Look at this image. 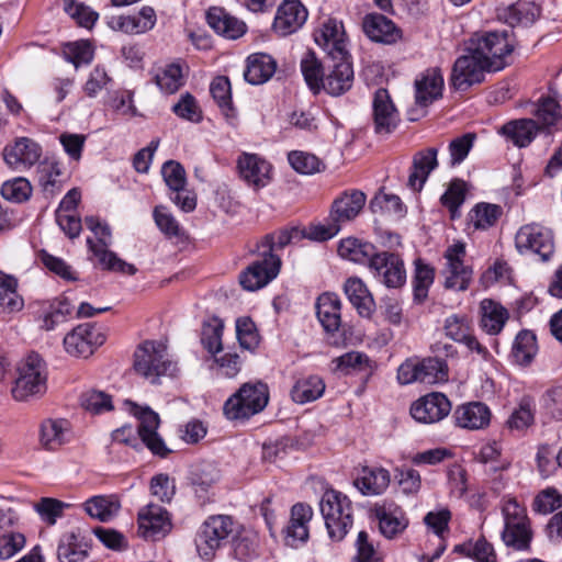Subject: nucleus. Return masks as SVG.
Listing matches in <instances>:
<instances>
[{
	"label": "nucleus",
	"mask_w": 562,
	"mask_h": 562,
	"mask_svg": "<svg viewBox=\"0 0 562 562\" xmlns=\"http://www.w3.org/2000/svg\"><path fill=\"white\" fill-rule=\"evenodd\" d=\"M261 258L239 274V283L247 291H257L271 282L280 272L281 259L274 254V236L266 235L257 244Z\"/></svg>",
	"instance_id": "1"
},
{
	"label": "nucleus",
	"mask_w": 562,
	"mask_h": 562,
	"mask_svg": "<svg viewBox=\"0 0 562 562\" xmlns=\"http://www.w3.org/2000/svg\"><path fill=\"white\" fill-rule=\"evenodd\" d=\"M514 43L506 31H492L475 34L467 46V52L479 56L485 67L499 71L508 65V57L514 52Z\"/></svg>",
	"instance_id": "2"
},
{
	"label": "nucleus",
	"mask_w": 562,
	"mask_h": 562,
	"mask_svg": "<svg viewBox=\"0 0 562 562\" xmlns=\"http://www.w3.org/2000/svg\"><path fill=\"white\" fill-rule=\"evenodd\" d=\"M319 506L329 538L336 542L344 540L353 525L351 501L338 491L328 490L323 494Z\"/></svg>",
	"instance_id": "3"
},
{
	"label": "nucleus",
	"mask_w": 562,
	"mask_h": 562,
	"mask_svg": "<svg viewBox=\"0 0 562 562\" xmlns=\"http://www.w3.org/2000/svg\"><path fill=\"white\" fill-rule=\"evenodd\" d=\"M45 362L38 353L31 352L16 367V378L11 390L16 401H29L46 392Z\"/></svg>",
	"instance_id": "4"
},
{
	"label": "nucleus",
	"mask_w": 562,
	"mask_h": 562,
	"mask_svg": "<svg viewBox=\"0 0 562 562\" xmlns=\"http://www.w3.org/2000/svg\"><path fill=\"white\" fill-rule=\"evenodd\" d=\"M134 369L150 383H157L160 376L173 375L177 366L168 358L165 344L146 340L135 350Z\"/></svg>",
	"instance_id": "5"
},
{
	"label": "nucleus",
	"mask_w": 562,
	"mask_h": 562,
	"mask_svg": "<svg viewBox=\"0 0 562 562\" xmlns=\"http://www.w3.org/2000/svg\"><path fill=\"white\" fill-rule=\"evenodd\" d=\"M235 527L236 524L232 516L212 515L207 517L199 527L194 538L199 557L204 561L213 560L216 551L234 535Z\"/></svg>",
	"instance_id": "6"
},
{
	"label": "nucleus",
	"mask_w": 562,
	"mask_h": 562,
	"mask_svg": "<svg viewBox=\"0 0 562 562\" xmlns=\"http://www.w3.org/2000/svg\"><path fill=\"white\" fill-rule=\"evenodd\" d=\"M86 226L94 233L98 241L94 243L91 238L87 239L90 251L98 259L99 266L103 270L121 272L124 274H135L136 268L134 265L119 258L117 255L108 249L111 240V231L108 224L102 223L98 217L87 216L85 218Z\"/></svg>",
	"instance_id": "7"
},
{
	"label": "nucleus",
	"mask_w": 562,
	"mask_h": 562,
	"mask_svg": "<svg viewBox=\"0 0 562 562\" xmlns=\"http://www.w3.org/2000/svg\"><path fill=\"white\" fill-rule=\"evenodd\" d=\"M268 402L266 383H245L225 402L223 409L228 419H247L263 411Z\"/></svg>",
	"instance_id": "8"
},
{
	"label": "nucleus",
	"mask_w": 562,
	"mask_h": 562,
	"mask_svg": "<svg viewBox=\"0 0 562 562\" xmlns=\"http://www.w3.org/2000/svg\"><path fill=\"white\" fill-rule=\"evenodd\" d=\"M515 246L521 255L535 254L547 261L554 252L553 234L538 223L526 224L516 233Z\"/></svg>",
	"instance_id": "9"
},
{
	"label": "nucleus",
	"mask_w": 562,
	"mask_h": 562,
	"mask_svg": "<svg viewBox=\"0 0 562 562\" xmlns=\"http://www.w3.org/2000/svg\"><path fill=\"white\" fill-rule=\"evenodd\" d=\"M373 278L387 289H400L406 283V270L398 254L376 251L369 265Z\"/></svg>",
	"instance_id": "10"
},
{
	"label": "nucleus",
	"mask_w": 562,
	"mask_h": 562,
	"mask_svg": "<svg viewBox=\"0 0 562 562\" xmlns=\"http://www.w3.org/2000/svg\"><path fill=\"white\" fill-rule=\"evenodd\" d=\"M465 254V245L462 241H457L446 249L443 254L447 261L443 270L446 289L465 291L469 288L473 270L463 263Z\"/></svg>",
	"instance_id": "11"
},
{
	"label": "nucleus",
	"mask_w": 562,
	"mask_h": 562,
	"mask_svg": "<svg viewBox=\"0 0 562 562\" xmlns=\"http://www.w3.org/2000/svg\"><path fill=\"white\" fill-rule=\"evenodd\" d=\"M132 406L131 412L139 420L137 432L144 445L156 456L166 457L170 450L158 435L160 419L157 413L149 407H140L135 403L126 402Z\"/></svg>",
	"instance_id": "12"
},
{
	"label": "nucleus",
	"mask_w": 562,
	"mask_h": 562,
	"mask_svg": "<svg viewBox=\"0 0 562 562\" xmlns=\"http://www.w3.org/2000/svg\"><path fill=\"white\" fill-rule=\"evenodd\" d=\"M457 58L452 67L451 85L456 90L464 91L471 86L484 81L485 72L492 71L485 63L472 52Z\"/></svg>",
	"instance_id": "13"
},
{
	"label": "nucleus",
	"mask_w": 562,
	"mask_h": 562,
	"mask_svg": "<svg viewBox=\"0 0 562 562\" xmlns=\"http://www.w3.org/2000/svg\"><path fill=\"white\" fill-rule=\"evenodd\" d=\"M105 341V336L91 324H82L74 328L64 338V347L68 355L88 358L94 349Z\"/></svg>",
	"instance_id": "14"
},
{
	"label": "nucleus",
	"mask_w": 562,
	"mask_h": 562,
	"mask_svg": "<svg viewBox=\"0 0 562 562\" xmlns=\"http://www.w3.org/2000/svg\"><path fill=\"white\" fill-rule=\"evenodd\" d=\"M451 412V403L443 393L432 392L414 402L411 406L412 417L423 424H434L443 419Z\"/></svg>",
	"instance_id": "15"
},
{
	"label": "nucleus",
	"mask_w": 562,
	"mask_h": 562,
	"mask_svg": "<svg viewBox=\"0 0 562 562\" xmlns=\"http://www.w3.org/2000/svg\"><path fill=\"white\" fill-rule=\"evenodd\" d=\"M307 16V9L300 0H283L277 9L273 32L279 36L291 35L305 24Z\"/></svg>",
	"instance_id": "16"
},
{
	"label": "nucleus",
	"mask_w": 562,
	"mask_h": 562,
	"mask_svg": "<svg viewBox=\"0 0 562 562\" xmlns=\"http://www.w3.org/2000/svg\"><path fill=\"white\" fill-rule=\"evenodd\" d=\"M138 529L142 537L158 540L171 530L169 513L161 506L149 503L138 512Z\"/></svg>",
	"instance_id": "17"
},
{
	"label": "nucleus",
	"mask_w": 562,
	"mask_h": 562,
	"mask_svg": "<svg viewBox=\"0 0 562 562\" xmlns=\"http://www.w3.org/2000/svg\"><path fill=\"white\" fill-rule=\"evenodd\" d=\"M372 111L376 134L389 135L397 127L400 115L386 89L380 88L374 92Z\"/></svg>",
	"instance_id": "18"
},
{
	"label": "nucleus",
	"mask_w": 562,
	"mask_h": 562,
	"mask_svg": "<svg viewBox=\"0 0 562 562\" xmlns=\"http://www.w3.org/2000/svg\"><path fill=\"white\" fill-rule=\"evenodd\" d=\"M314 36L316 44L326 52L329 59L335 60L349 54L344 25L336 19H328L324 22Z\"/></svg>",
	"instance_id": "19"
},
{
	"label": "nucleus",
	"mask_w": 562,
	"mask_h": 562,
	"mask_svg": "<svg viewBox=\"0 0 562 562\" xmlns=\"http://www.w3.org/2000/svg\"><path fill=\"white\" fill-rule=\"evenodd\" d=\"M350 58V54H348L335 60L330 59L323 87L328 94L338 97L351 89L353 83V68Z\"/></svg>",
	"instance_id": "20"
},
{
	"label": "nucleus",
	"mask_w": 562,
	"mask_h": 562,
	"mask_svg": "<svg viewBox=\"0 0 562 562\" xmlns=\"http://www.w3.org/2000/svg\"><path fill=\"white\" fill-rule=\"evenodd\" d=\"M237 168L241 179L256 190L266 187L271 179V165L256 154L239 156Z\"/></svg>",
	"instance_id": "21"
},
{
	"label": "nucleus",
	"mask_w": 562,
	"mask_h": 562,
	"mask_svg": "<svg viewBox=\"0 0 562 562\" xmlns=\"http://www.w3.org/2000/svg\"><path fill=\"white\" fill-rule=\"evenodd\" d=\"M41 155V146L27 137L19 138L12 146H7L3 150L4 161L15 170L35 165Z\"/></svg>",
	"instance_id": "22"
},
{
	"label": "nucleus",
	"mask_w": 562,
	"mask_h": 562,
	"mask_svg": "<svg viewBox=\"0 0 562 562\" xmlns=\"http://www.w3.org/2000/svg\"><path fill=\"white\" fill-rule=\"evenodd\" d=\"M206 22L212 30L227 40H237L247 32V25L243 20L221 7H211L206 11Z\"/></svg>",
	"instance_id": "23"
},
{
	"label": "nucleus",
	"mask_w": 562,
	"mask_h": 562,
	"mask_svg": "<svg viewBox=\"0 0 562 562\" xmlns=\"http://www.w3.org/2000/svg\"><path fill=\"white\" fill-rule=\"evenodd\" d=\"M492 413L482 402H469L457 406L453 412L454 423L458 427L470 430L486 428L491 423Z\"/></svg>",
	"instance_id": "24"
},
{
	"label": "nucleus",
	"mask_w": 562,
	"mask_h": 562,
	"mask_svg": "<svg viewBox=\"0 0 562 562\" xmlns=\"http://www.w3.org/2000/svg\"><path fill=\"white\" fill-rule=\"evenodd\" d=\"M367 196L362 191L345 192L334 200L329 217L341 228V225L355 220L366 204Z\"/></svg>",
	"instance_id": "25"
},
{
	"label": "nucleus",
	"mask_w": 562,
	"mask_h": 562,
	"mask_svg": "<svg viewBox=\"0 0 562 562\" xmlns=\"http://www.w3.org/2000/svg\"><path fill=\"white\" fill-rule=\"evenodd\" d=\"M313 517V509L311 506L297 503L291 508V516L289 525L286 526L285 541L288 544L294 547L297 542H306L310 536L308 522Z\"/></svg>",
	"instance_id": "26"
},
{
	"label": "nucleus",
	"mask_w": 562,
	"mask_h": 562,
	"mask_svg": "<svg viewBox=\"0 0 562 562\" xmlns=\"http://www.w3.org/2000/svg\"><path fill=\"white\" fill-rule=\"evenodd\" d=\"M443 76L439 68L427 69L415 81V99L420 106H427L442 95Z\"/></svg>",
	"instance_id": "27"
},
{
	"label": "nucleus",
	"mask_w": 562,
	"mask_h": 562,
	"mask_svg": "<svg viewBox=\"0 0 562 562\" xmlns=\"http://www.w3.org/2000/svg\"><path fill=\"white\" fill-rule=\"evenodd\" d=\"M438 149L429 147L417 151L413 157L412 171L408 176L407 186L414 191H420L427 181L430 172L438 166Z\"/></svg>",
	"instance_id": "28"
},
{
	"label": "nucleus",
	"mask_w": 562,
	"mask_h": 562,
	"mask_svg": "<svg viewBox=\"0 0 562 562\" xmlns=\"http://www.w3.org/2000/svg\"><path fill=\"white\" fill-rule=\"evenodd\" d=\"M540 7L533 1L518 0L506 8L498 9L497 16L510 26H529L540 16Z\"/></svg>",
	"instance_id": "29"
},
{
	"label": "nucleus",
	"mask_w": 562,
	"mask_h": 562,
	"mask_svg": "<svg viewBox=\"0 0 562 562\" xmlns=\"http://www.w3.org/2000/svg\"><path fill=\"white\" fill-rule=\"evenodd\" d=\"M373 512L379 520L381 533L389 539L403 532L408 525L403 512L394 504H375Z\"/></svg>",
	"instance_id": "30"
},
{
	"label": "nucleus",
	"mask_w": 562,
	"mask_h": 562,
	"mask_svg": "<svg viewBox=\"0 0 562 562\" xmlns=\"http://www.w3.org/2000/svg\"><path fill=\"white\" fill-rule=\"evenodd\" d=\"M344 291L349 302L361 317H371L375 308V303L366 283L360 278L352 277L347 279Z\"/></svg>",
	"instance_id": "31"
},
{
	"label": "nucleus",
	"mask_w": 562,
	"mask_h": 562,
	"mask_svg": "<svg viewBox=\"0 0 562 562\" xmlns=\"http://www.w3.org/2000/svg\"><path fill=\"white\" fill-rule=\"evenodd\" d=\"M276 69L277 63L272 56L265 53H256L247 58L244 78L251 85H261L273 76Z\"/></svg>",
	"instance_id": "32"
},
{
	"label": "nucleus",
	"mask_w": 562,
	"mask_h": 562,
	"mask_svg": "<svg viewBox=\"0 0 562 562\" xmlns=\"http://www.w3.org/2000/svg\"><path fill=\"white\" fill-rule=\"evenodd\" d=\"M341 303L334 293H323L316 302V315L327 333H335L340 326Z\"/></svg>",
	"instance_id": "33"
},
{
	"label": "nucleus",
	"mask_w": 562,
	"mask_h": 562,
	"mask_svg": "<svg viewBox=\"0 0 562 562\" xmlns=\"http://www.w3.org/2000/svg\"><path fill=\"white\" fill-rule=\"evenodd\" d=\"M363 30L367 36L381 43H394L400 37L395 24L382 14H370L363 20Z\"/></svg>",
	"instance_id": "34"
},
{
	"label": "nucleus",
	"mask_w": 562,
	"mask_h": 562,
	"mask_svg": "<svg viewBox=\"0 0 562 562\" xmlns=\"http://www.w3.org/2000/svg\"><path fill=\"white\" fill-rule=\"evenodd\" d=\"M538 132L537 122L532 119H519L504 124L499 133L517 147L528 146Z\"/></svg>",
	"instance_id": "35"
},
{
	"label": "nucleus",
	"mask_w": 562,
	"mask_h": 562,
	"mask_svg": "<svg viewBox=\"0 0 562 562\" xmlns=\"http://www.w3.org/2000/svg\"><path fill=\"white\" fill-rule=\"evenodd\" d=\"M481 327L490 335H497L509 318L508 311L499 303L485 299L480 304Z\"/></svg>",
	"instance_id": "36"
},
{
	"label": "nucleus",
	"mask_w": 562,
	"mask_h": 562,
	"mask_svg": "<svg viewBox=\"0 0 562 562\" xmlns=\"http://www.w3.org/2000/svg\"><path fill=\"white\" fill-rule=\"evenodd\" d=\"M390 482L391 476L386 469L366 467L355 485L363 495H380L389 487Z\"/></svg>",
	"instance_id": "37"
},
{
	"label": "nucleus",
	"mask_w": 562,
	"mask_h": 562,
	"mask_svg": "<svg viewBox=\"0 0 562 562\" xmlns=\"http://www.w3.org/2000/svg\"><path fill=\"white\" fill-rule=\"evenodd\" d=\"M375 252L376 248L373 244L353 237L342 239L338 246L341 258L356 263H367L368 267Z\"/></svg>",
	"instance_id": "38"
},
{
	"label": "nucleus",
	"mask_w": 562,
	"mask_h": 562,
	"mask_svg": "<svg viewBox=\"0 0 562 562\" xmlns=\"http://www.w3.org/2000/svg\"><path fill=\"white\" fill-rule=\"evenodd\" d=\"M325 391V383L318 375L300 378L291 390V397L297 404H305L319 398Z\"/></svg>",
	"instance_id": "39"
},
{
	"label": "nucleus",
	"mask_w": 562,
	"mask_h": 562,
	"mask_svg": "<svg viewBox=\"0 0 562 562\" xmlns=\"http://www.w3.org/2000/svg\"><path fill=\"white\" fill-rule=\"evenodd\" d=\"M218 480L220 471L211 462L196 464L190 472L191 485L199 497H204Z\"/></svg>",
	"instance_id": "40"
},
{
	"label": "nucleus",
	"mask_w": 562,
	"mask_h": 562,
	"mask_svg": "<svg viewBox=\"0 0 562 562\" xmlns=\"http://www.w3.org/2000/svg\"><path fill=\"white\" fill-rule=\"evenodd\" d=\"M435 268L422 258L414 260L413 295L414 301L423 303L428 297V291L435 281Z\"/></svg>",
	"instance_id": "41"
},
{
	"label": "nucleus",
	"mask_w": 562,
	"mask_h": 562,
	"mask_svg": "<svg viewBox=\"0 0 562 562\" xmlns=\"http://www.w3.org/2000/svg\"><path fill=\"white\" fill-rule=\"evenodd\" d=\"M68 423L65 419H47L42 423L41 445L47 450H56L66 442Z\"/></svg>",
	"instance_id": "42"
},
{
	"label": "nucleus",
	"mask_w": 562,
	"mask_h": 562,
	"mask_svg": "<svg viewBox=\"0 0 562 562\" xmlns=\"http://www.w3.org/2000/svg\"><path fill=\"white\" fill-rule=\"evenodd\" d=\"M538 352V344L536 335L528 329L520 330L514 340L512 356L520 366L531 363Z\"/></svg>",
	"instance_id": "43"
},
{
	"label": "nucleus",
	"mask_w": 562,
	"mask_h": 562,
	"mask_svg": "<svg viewBox=\"0 0 562 562\" xmlns=\"http://www.w3.org/2000/svg\"><path fill=\"white\" fill-rule=\"evenodd\" d=\"M89 516L106 522L115 517L120 510V503L108 496H93L85 503Z\"/></svg>",
	"instance_id": "44"
},
{
	"label": "nucleus",
	"mask_w": 562,
	"mask_h": 562,
	"mask_svg": "<svg viewBox=\"0 0 562 562\" xmlns=\"http://www.w3.org/2000/svg\"><path fill=\"white\" fill-rule=\"evenodd\" d=\"M57 162L43 164L38 170V182L46 196H54L64 187L65 180Z\"/></svg>",
	"instance_id": "45"
},
{
	"label": "nucleus",
	"mask_w": 562,
	"mask_h": 562,
	"mask_svg": "<svg viewBox=\"0 0 562 562\" xmlns=\"http://www.w3.org/2000/svg\"><path fill=\"white\" fill-rule=\"evenodd\" d=\"M453 551L472 558L476 562H496L494 548L484 537L479 538L475 542L468 541L457 544Z\"/></svg>",
	"instance_id": "46"
},
{
	"label": "nucleus",
	"mask_w": 562,
	"mask_h": 562,
	"mask_svg": "<svg viewBox=\"0 0 562 562\" xmlns=\"http://www.w3.org/2000/svg\"><path fill=\"white\" fill-rule=\"evenodd\" d=\"M503 211L499 205L479 203L469 213V222L475 229H487L496 224Z\"/></svg>",
	"instance_id": "47"
},
{
	"label": "nucleus",
	"mask_w": 562,
	"mask_h": 562,
	"mask_svg": "<svg viewBox=\"0 0 562 562\" xmlns=\"http://www.w3.org/2000/svg\"><path fill=\"white\" fill-rule=\"evenodd\" d=\"M301 71L308 88L318 93L324 87V69L313 52H308L301 60Z\"/></svg>",
	"instance_id": "48"
},
{
	"label": "nucleus",
	"mask_w": 562,
	"mask_h": 562,
	"mask_svg": "<svg viewBox=\"0 0 562 562\" xmlns=\"http://www.w3.org/2000/svg\"><path fill=\"white\" fill-rule=\"evenodd\" d=\"M417 364L420 383L435 384L448 380L447 363L440 358H426Z\"/></svg>",
	"instance_id": "49"
},
{
	"label": "nucleus",
	"mask_w": 562,
	"mask_h": 562,
	"mask_svg": "<svg viewBox=\"0 0 562 562\" xmlns=\"http://www.w3.org/2000/svg\"><path fill=\"white\" fill-rule=\"evenodd\" d=\"M467 182L461 179H453L446 192L441 195L440 202L450 212L451 220L460 217V206L465 200Z\"/></svg>",
	"instance_id": "50"
},
{
	"label": "nucleus",
	"mask_w": 562,
	"mask_h": 562,
	"mask_svg": "<svg viewBox=\"0 0 562 562\" xmlns=\"http://www.w3.org/2000/svg\"><path fill=\"white\" fill-rule=\"evenodd\" d=\"M502 539L507 547L515 550H526L531 541V531L526 522L505 524Z\"/></svg>",
	"instance_id": "51"
},
{
	"label": "nucleus",
	"mask_w": 562,
	"mask_h": 562,
	"mask_svg": "<svg viewBox=\"0 0 562 562\" xmlns=\"http://www.w3.org/2000/svg\"><path fill=\"white\" fill-rule=\"evenodd\" d=\"M291 167L301 175H314L325 169V164L314 154L293 150L288 155Z\"/></svg>",
	"instance_id": "52"
},
{
	"label": "nucleus",
	"mask_w": 562,
	"mask_h": 562,
	"mask_svg": "<svg viewBox=\"0 0 562 562\" xmlns=\"http://www.w3.org/2000/svg\"><path fill=\"white\" fill-rule=\"evenodd\" d=\"M224 325L221 319L214 317L203 324L201 333V342L203 347L213 356L223 350L222 336Z\"/></svg>",
	"instance_id": "53"
},
{
	"label": "nucleus",
	"mask_w": 562,
	"mask_h": 562,
	"mask_svg": "<svg viewBox=\"0 0 562 562\" xmlns=\"http://www.w3.org/2000/svg\"><path fill=\"white\" fill-rule=\"evenodd\" d=\"M93 47L89 41H77L66 43L63 46V55L76 68L81 65H89L93 59Z\"/></svg>",
	"instance_id": "54"
},
{
	"label": "nucleus",
	"mask_w": 562,
	"mask_h": 562,
	"mask_svg": "<svg viewBox=\"0 0 562 562\" xmlns=\"http://www.w3.org/2000/svg\"><path fill=\"white\" fill-rule=\"evenodd\" d=\"M72 312L74 306L67 297L55 299L49 305V311L44 315L43 327L46 330L54 329L57 324L66 322Z\"/></svg>",
	"instance_id": "55"
},
{
	"label": "nucleus",
	"mask_w": 562,
	"mask_h": 562,
	"mask_svg": "<svg viewBox=\"0 0 562 562\" xmlns=\"http://www.w3.org/2000/svg\"><path fill=\"white\" fill-rule=\"evenodd\" d=\"M210 92L224 114L226 116L232 115L231 112H233L234 109L229 79L226 76L215 77L210 85Z\"/></svg>",
	"instance_id": "56"
},
{
	"label": "nucleus",
	"mask_w": 562,
	"mask_h": 562,
	"mask_svg": "<svg viewBox=\"0 0 562 562\" xmlns=\"http://www.w3.org/2000/svg\"><path fill=\"white\" fill-rule=\"evenodd\" d=\"M233 554L240 562H248L258 555L257 537L250 532H241L233 538Z\"/></svg>",
	"instance_id": "57"
},
{
	"label": "nucleus",
	"mask_w": 562,
	"mask_h": 562,
	"mask_svg": "<svg viewBox=\"0 0 562 562\" xmlns=\"http://www.w3.org/2000/svg\"><path fill=\"white\" fill-rule=\"evenodd\" d=\"M155 82L166 93H175L183 85L182 69L178 64H170L155 76Z\"/></svg>",
	"instance_id": "58"
},
{
	"label": "nucleus",
	"mask_w": 562,
	"mask_h": 562,
	"mask_svg": "<svg viewBox=\"0 0 562 562\" xmlns=\"http://www.w3.org/2000/svg\"><path fill=\"white\" fill-rule=\"evenodd\" d=\"M533 114L543 127L553 126L562 119L560 104L550 97L541 98L538 101Z\"/></svg>",
	"instance_id": "59"
},
{
	"label": "nucleus",
	"mask_w": 562,
	"mask_h": 562,
	"mask_svg": "<svg viewBox=\"0 0 562 562\" xmlns=\"http://www.w3.org/2000/svg\"><path fill=\"white\" fill-rule=\"evenodd\" d=\"M80 404L86 411L92 414H102L113 409L111 396L97 390H89L82 393Z\"/></svg>",
	"instance_id": "60"
},
{
	"label": "nucleus",
	"mask_w": 562,
	"mask_h": 562,
	"mask_svg": "<svg viewBox=\"0 0 562 562\" xmlns=\"http://www.w3.org/2000/svg\"><path fill=\"white\" fill-rule=\"evenodd\" d=\"M64 10L78 23V25L91 29L98 20L99 14L91 8L75 0H63Z\"/></svg>",
	"instance_id": "61"
},
{
	"label": "nucleus",
	"mask_w": 562,
	"mask_h": 562,
	"mask_svg": "<svg viewBox=\"0 0 562 562\" xmlns=\"http://www.w3.org/2000/svg\"><path fill=\"white\" fill-rule=\"evenodd\" d=\"M32 187L25 178H15L1 187L2 196L11 202L21 203L31 196Z\"/></svg>",
	"instance_id": "62"
},
{
	"label": "nucleus",
	"mask_w": 562,
	"mask_h": 562,
	"mask_svg": "<svg viewBox=\"0 0 562 562\" xmlns=\"http://www.w3.org/2000/svg\"><path fill=\"white\" fill-rule=\"evenodd\" d=\"M236 335L244 349L254 350L259 345V336L250 317H239L236 321Z\"/></svg>",
	"instance_id": "63"
},
{
	"label": "nucleus",
	"mask_w": 562,
	"mask_h": 562,
	"mask_svg": "<svg viewBox=\"0 0 562 562\" xmlns=\"http://www.w3.org/2000/svg\"><path fill=\"white\" fill-rule=\"evenodd\" d=\"M57 555L60 562H81L86 558V551L77 546V537L69 533L61 538Z\"/></svg>",
	"instance_id": "64"
}]
</instances>
